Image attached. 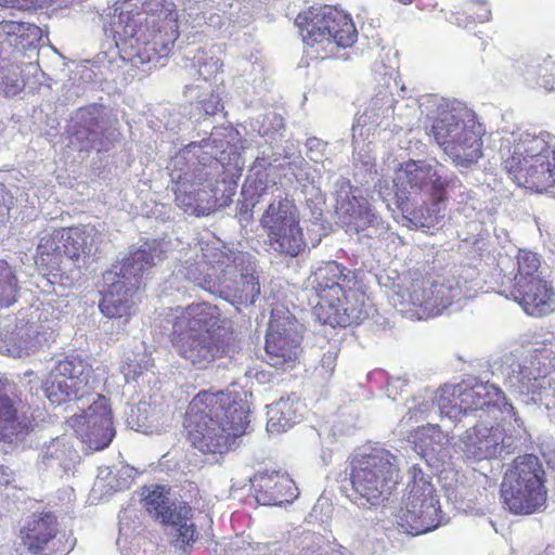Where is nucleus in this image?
I'll list each match as a JSON object with an SVG mask.
<instances>
[{"mask_svg": "<svg viewBox=\"0 0 555 555\" xmlns=\"http://www.w3.org/2000/svg\"><path fill=\"white\" fill-rule=\"evenodd\" d=\"M393 107L395 99L391 91H379L372 98L352 126L353 142H357V137H369L378 127L388 126L387 121L393 114Z\"/></svg>", "mask_w": 555, "mask_h": 555, "instance_id": "nucleus-26", "label": "nucleus"}, {"mask_svg": "<svg viewBox=\"0 0 555 555\" xmlns=\"http://www.w3.org/2000/svg\"><path fill=\"white\" fill-rule=\"evenodd\" d=\"M313 314L322 324L346 327L367 319L369 305L365 294L351 286L339 293L337 299L326 301L324 307H313Z\"/></svg>", "mask_w": 555, "mask_h": 555, "instance_id": "nucleus-19", "label": "nucleus"}, {"mask_svg": "<svg viewBox=\"0 0 555 555\" xmlns=\"http://www.w3.org/2000/svg\"><path fill=\"white\" fill-rule=\"evenodd\" d=\"M397 196L403 198H452L459 204L472 198L461 180L436 159L408 160L397 172Z\"/></svg>", "mask_w": 555, "mask_h": 555, "instance_id": "nucleus-8", "label": "nucleus"}, {"mask_svg": "<svg viewBox=\"0 0 555 555\" xmlns=\"http://www.w3.org/2000/svg\"><path fill=\"white\" fill-rule=\"evenodd\" d=\"M462 408L464 415L474 411H499L503 418L513 420L518 428L524 422L517 414L514 405L507 401L505 393L493 384L480 383L467 388L462 385Z\"/></svg>", "mask_w": 555, "mask_h": 555, "instance_id": "nucleus-21", "label": "nucleus"}, {"mask_svg": "<svg viewBox=\"0 0 555 555\" xmlns=\"http://www.w3.org/2000/svg\"><path fill=\"white\" fill-rule=\"evenodd\" d=\"M72 548L73 545H69L68 547H63L62 550L56 548V553H59V555H66Z\"/></svg>", "mask_w": 555, "mask_h": 555, "instance_id": "nucleus-63", "label": "nucleus"}, {"mask_svg": "<svg viewBox=\"0 0 555 555\" xmlns=\"http://www.w3.org/2000/svg\"><path fill=\"white\" fill-rule=\"evenodd\" d=\"M263 555H286V552L274 546L273 548L268 547L267 552Z\"/></svg>", "mask_w": 555, "mask_h": 555, "instance_id": "nucleus-60", "label": "nucleus"}, {"mask_svg": "<svg viewBox=\"0 0 555 555\" xmlns=\"http://www.w3.org/2000/svg\"><path fill=\"white\" fill-rule=\"evenodd\" d=\"M69 144L80 152L108 150L117 138L114 120L102 105L92 104L72 117Z\"/></svg>", "mask_w": 555, "mask_h": 555, "instance_id": "nucleus-14", "label": "nucleus"}, {"mask_svg": "<svg viewBox=\"0 0 555 555\" xmlns=\"http://www.w3.org/2000/svg\"><path fill=\"white\" fill-rule=\"evenodd\" d=\"M247 402L219 391H201L188 406L184 425L194 448L222 454L249 424Z\"/></svg>", "mask_w": 555, "mask_h": 555, "instance_id": "nucleus-1", "label": "nucleus"}, {"mask_svg": "<svg viewBox=\"0 0 555 555\" xmlns=\"http://www.w3.org/2000/svg\"><path fill=\"white\" fill-rule=\"evenodd\" d=\"M91 366L80 357H66L51 366L43 382V390L52 404L68 401H87L99 393L90 391L89 376Z\"/></svg>", "mask_w": 555, "mask_h": 555, "instance_id": "nucleus-13", "label": "nucleus"}, {"mask_svg": "<svg viewBox=\"0 0 555 555\" xmlns=\"http://www.w3.org/2000/svg\"><path fill=\"white\" fill-rule=\"evenodd\" d=\"M14 25L13 23L4 22L0 24V31L10 34L13 29Z\"/></svg>", "mask_w": 555, "mask_h": 555, "instance_id": "nucleus-61", "label": "nucleus"}, {"mask_svg": "<svg viewBox=\"0 0 555 555\" xmlns=\"http://www.w3.org/2000/svg\"><path fill=\"white\" fill-rule=\"evenodd\" d=\"M306 147V155L313 163H321L324 166V163L330 160L326 142L318 138H309Z\"/></svg>", "mask_w": 555, "mask_h": 555, "instance_id": "nucleus-50", "label": "nucleus"}, {"mask_svg": "<svg viewBox=\"0 0 555 555\" xmlns=\"http://www.w3.org/2000/svg\"><path fill=\"white\" fill-rule=\"evenodd\" d=\"M89 402L82 414L74 415L69 423L81 442L93 451H100L108 447L115 436L111 408L102 395Z\"/></svg>", "mask_w": 555, "mask_h": 555, "instance_id": "nucleus-16", "label": "nucleus"}, {"mask_svg": "<svg viewBox=\"0 0 555 555\" xmlns=\"http://www.w3.org/2000/svg\"><path fill=\"white\" fill-rule=\"evenodd\" d=\"M545 470L540 459L533 454L516 457L506 470L501 496L509 512L529 515L540 511L545 502Z\"/></svg>", "mask_w": 555, "mask_h": 555, "instance_id": "nucleus-10", "label": "nucleus"}, {"mask_svg": "<svg viewBox=\"0 0 555 555\" xmlns=\"http://www.w3.org/2000/svg\"><path fill=\"white\" fill-rule=\"evenodd\" d=\"M465 11L479 23L488 22L491 18V10L486 0H469L465 3Z\"/></svg>", "mask_w": 555, "mask_h": 555, "instance_id": "nucleus-51", "label": "nucleus"}, {"mask_svg": "<svg viewBox=\"0 0 555 555\" xmlns=\"http://www.w3.org/2000/svg\"><path fill=\"white\" fill-rule=\"evenodd\" d=\"M119 23L116 28V34L119 37V40L127 41L128 39H133L138 35L137 30V21L129 15H119Z\"/></svg>", "mask_w": 555, "mask_h": 555, "instance_id": "nucleus-52", "label": "nucleus"}, {"mask_svg": "<svg viewBox=\"0 0 555 555\" xmlns=\"http://www.w3.org/2000/svg\"><path fill=\"white\" fill-rule=\"evenodd\" d=\"M38 349V339L28 332L21 334L14 344L8 348L10 356L14 358L27 357Z\"/></svg>", "mask_w": 555, "mask_h": 555, "instance_id": "nucleus-49", "label": "nucleus"}, {"mask_svg": "<svg viewBox=\"0 0 555 555\" xmlns=\"http://www.w3.org/2000/svg\"><path fill=\"white\" fill-rule=\"evenodd\" d=\"M554 61L551 56H528L518 66L525 81L531 87L542 88L550 92L555 89V77L552 74Z\"/></svg>", "mask_w": 555, "mask_h": 555, "instance_id": "nucleus-35", "label": "nucleus"}, {"mask_svg": "<svg viewBox=\"0 0 555 555\" xmlns=\"http://www.w3.org/2000/svg\"><path fill=\"white\" fill-rule=\"evenodd\" d=\"M267 238L269 248L280 255L296 257L306 247L299 223L271 233Z\"/></svg>", "mask_w": 555, "mask_h": 555, "instance_id": "nucleus-39", "label": "nucleus"}, {"mask_svg": "<svg viewBox=\"0 0 555 555\" xmlns=\"http://www.w3.org/2000/svg\"><path fill=\"white\" fill-rule=\"evenodd\" d=\"M24 88L21 68L9 60L0 59V94L14 96Z\"/></svg>", "mask_w": 555, "mask_h": 555, "instance_id": "nucleus-43", "label": "nucleus"}, {"mask_svg": "<svg viewBox=\"0 0 555 555\" xmlns=\"http://www.w3.org/2000/svg\"><path fill=\"white\" fill-rule=\"evenodd\" d=\"M142 501L150 515L156 519L160 513L170 504L165 494V487L143 488Z\"/></svg>", "mask_w": 555, "mask_h": 555, "instance_id": "nucleus-46", "label": "nucleus"}, {"mask_svg": "<svg viewBox=\"0 0 555 555\" xmlns=\"http://www.w3.org/2000/svg\"><path fill=\"white\" fill-rule=\"evenodd\" d=\"M116 479L114 469L111 467H100L92 488L93 493L100 494V496H108L114 492L120 491L119 488H115Z\"/></svg>", "mask_w": 555, "mask_h": 555, "instance_id": "nucleus-47", "label": "nucleus"}, {"mask_svg": "<svg viewBox=\"0 0 555 555\" xmlns=\"http://www.w3.org/2000/svg\"><path fill=\"white\" fill-rule=\"evenodd\" d=\"M437 412L450 420H459L464 415L462 408V385H444L435 396Z\"/></svg>", "mask_w": 555, "mask_h": 555, "instance_id": "nucleus-41", "label": "nucleus"}, {"mask_svg": "<svg viewBox=\"0 0 555 555\" xmlns=\"http://www.w3.org/2000/svg\"><path fill=\"white\" fill-rule=\"evenodd\" d=\"M221 49L217 46L197 49L192 56H184V67L191 75H198L205 81L216 78L222 67L219 54Z\"/></svg>", "mask_w": 555, "mask_h": 555, "instance_id": "nucleus-37", "label": "nucleus"}, {"mask_svg": "<svg viewBox=\"0 0 555 555\" xmlns=\"http://www.w3.org/2000/svg\"><path fill=\"white\" fill-rule=\"evenodd\" d=\"M116 473L115 488H119L120 491L128 489L137 474L135 469L129 465H121Z\"/></svg>", "mask_w": 555, "mask_h": 555, "instance_id": "nucleus-53", "label": "nucleus"}, {"mask_svg": "<svg viewBox=\"0 0 555 555\" xmlns=\"http://www.w3.org/2000/svg\"><path fill=\"white\" fill-rule=\"evenodd\" d=\"M11 197L4 191L3 185H0V225L5 221L10 211Z\"/></svg>", "mask_w": 555, "mask_h": 555, "instance_id": "nucleus-56", "label": "nucleus"}, {"mask_svg": "<svg viewBox=\"0 0 555 555\" xmlns=\"http://www.w3.org/2000/svg\"><path fill=\"white\" fill-rule=\"evenodd\" d=\"M210 147L209 140L191 142L172 159L169 176L175 201L186 214L207 216L225 203L217 197L223 164L208 151Z\"/></svg>", "mask_w": 555, "mask_h": 555, "instance_id": "nucleus-2", "label": "nucleus"}, {"mask_svg": "<svg viewBox=\"0 0 555 555\" xmlns=\"http://www.w3.org/2000/svg\"><path fill=\"white\" fill-rule=\"evenodd\" d=\"M190 514L191 508L185 503H170L157 518L171 529L170 533L176 537L175 547L183 553L197 538Z\"/></svg>", "mask_w": 555, "mask_h": 555, "instance_id": "nucleus-29", "label": "nucleus"}, {"mask_svg": "<svg viewBox=\"0 0 555 555\" xmlns=\"http://www.w3.org/2000/svg\"><path fill=\"white\" fill-rule=\"evenodd\" d=\"M403 386V383L400 382L399 379L393 382V383H390L388 384V387H387V396L389 398H391L392 400H396V396L398 393V390Z\"/></svg>", "mask_w": 555, "mask_h": 555, "instance_id": "nucleus-59", "label": "nucleus"}, {"mask_svg": "<svg viewBox=\"0 0 555 555\" xmlns=\"http://www.w3.org/2000/svg\"><path fill=\"white\" fill-rule=\"evenodd\" d=\"M29 35L33 37H40L41 36V29L35 25H30L28 28Z\"/></svg>", "mask_w": 555, "mask_h": 555, "instance_id": "nucleus-62", "label": "nucleus"}, {"mask_svg": "<svg viewBox=\"0 0 555 555\" xmlns=\"http://www.w3.org/2000/svg\"><path fill=\"white\" fill-rule=\"evenodd\" d=\"M180 281L193 283L212 295V284H216V276L204 273V269L199 263L186 260L177 264L172 271L171 285L173 286L176 282Z\"/></svg>", "mask_w": 555, "mask_h": 555, "instance_id": "nucleus-40", "label": "nucleus"}, {"mask_svg": "<svg viewBox=\"0 0 555 555\" xmlns=\"http://www.w3.org/2000/svg\"><path fill=\"white\" fill-rule=\"evenodd\" d=\"M57 533V519L52 513L33 515L21 530L20 555H39L50 548Z\"/></svg>", "mask_w": 555, "mask_h": 555, "instance_id": "nucleus-25", "label": "nucleus"}, {"mask_svg": "<svg viewBox=\"0 0 555 555\" xmlns=\"http://www.w3.org/2000/svg\"><path fill=\"white\" fill-rule=\"evenodd\" d=\"M63 236L65 248L62 250L65 253L66 261L80 269L98 251L103 234L95 225L86 224L68 229L63 228Z\"/></svg>", "mask_w": 555, "mask_h": 555, "instance_id": "nucleus-23", "label": "nucleus"}, {"mask_svg": "<svg viewBox=\"0 0 555 555\" xmlns=\"http://www.w3.org/2000/svg\"><path fill=\"white\" fill-rule=\"evenodd\" d=\"M336 365V353L335 352H326L321 359L320 369L324 370L325 373L331 375L334 372Z\"/></svg>", "mask_w": 555, "mask_h": 555, "instance_id": "nucleus-58", "label": "nucleus"}, {"mask_svg": "<svg viewBox=\"0 0 555 555\" xmlns=\"http://www.w3.org/2000/svg\"><path fill=\"white\" fill-rule=\"evenodd\" d=\"M77 457V452L68 439L59 437L44 443L38 464L43 469H51L54 474L60 475L68 472Z\"/></svg>", "mask_w": 555, "mask_h": 555, "instance_id": "nucleus-34", "label": "nucleus"}, {"mask_svg": "<svg viewBox=\"0 0 555 555\" xmlns=\"http://www.w3.org/2000/svg\"><path fill=\"white\" fill-rule=\"evenodd\" d=\"M423 435L430 438L436 444L442 446L449 441L448 435L443 434L438 425H430L423 429Z\"/></svg>", "mask_w": 555, "mask_h": 555, "instance_id": "nucleus-55", "label": "nucleus"}, {"mask_svg": "<svg viewBox=\"0 0 555 555\" xmlns=\"http://www.w3.org/2000/svg\"><path fill=\"white\" fill-rule=\"evenodd\" d=\"M296 25L304 43L315 47V53L321 59L333 55L338 48L351 47L358 38L349 15L330 5L312 7L308 12L298 14Z\"/></svg>", "mask_w": 555, "mask_h": 555, "instance_id": "nucleus-9", "label": "nucleus"}, {"mask_svg": "<svg viewBox=\"0 0 555 555\" xmlns=\"http://www.w3.org/2000/svg\"><path fill=\"white\" fill-rule=\"evenodd\" d=\"M431 411L437 412L435 400L431 398L429 400L414 398L413 405L409 406L408 414L402 417L401 423H408L413 420L418 423L427 418Z\"/></svg>", "mask_w": 555, "mask_h": 555, "instance_id": "nucleus-48", "label": "nucleus"}, {"mask_svg": "<svg viewBox=\"0 0 555 555\" xmlns=\"http://www.w3.org/2000/svg\"><path fill=\"white\" fill-rule=\"evenodd\" d=\"M517 274L514 278V284L518 285V291L526 292L534 285H540V278H545L541 268V259L537 253L527 249H520L517 255Z\"/></svg>", "mask_w": 555, "mask_h": 555, "instance_id": "nucleus-38", "label": "nucleus"}, {"mask_svg": "<svg viewBox=\"0 0 555 555\" xmlns=\"http://www.w3.org/2000/svg\"><path fill=\"white\" fill-rule=\"evenodd\" d=\"M450 198H403L398 195V207L402 212L403 218L408 222V227L413 228H431L446 208V204Z\"/></svg>", "mask_w": 555, "mask_h": 555, "instance_id": "nucleus-27", "label": "nucleus"}, {"mask_svg": "<svg viewBox=\"0 0 555 555\" xmlns=\"http://www.w3.org/2000/svg\"><path fill=\"white\" fill-rule=\"evenodd\" d=\"M298 400L296 397L281 398L279 401L268 405L267 430L270 434L286 431L294 424L299 422Z\"/></svg>", "mask_w": 555, "mask_h": 555, "instance_id": "nucleus-36", "label": "nucleus"}, {"mask_svg": "<svg viewBox=\"0 0 555 555\" xmlns=\"http://www.w3.org/2000/svg\"><path fill=\"white\" fill-rule=\"evenodd\" d=\"M485 130L476 115L463 103L442 99L429 135L456 167L467 168L482 156Z\"/></svg>", "mask_w": 555, "mask_h": 555, "instance_id": "nucleus-6", "label": "nucleus"}, {"mask_svg": "<svg viewBox=\"0 0 555 555\" xmlns=\"http://www.w3.org/2000/svg\"><path fill=\"white\" fill-rule=\"evenodd\" d=\"M540 284L529 287L526 292L518 291V285L514 284L509 296L513 297L525 310L532 317H542L555 309V292L546 278H540Z\"/></svg>", "mask_w": 555, "mask_h": 555, "instance_id": "nucleus-31", "label": "nucleus"}, {"mask_svg": "<svg viewBox=\"0 0 555 555\" xmlns=\"http://www.w3.org/2000/svg\"><path fill=\"white\" fill-rule=\"evenodd\" d=\"M500 154L517 185L540 191L555 183V138L548 132L513 131L501 139Z\"/></svg>", "mask_w": 555, "mask_h": 555, "instance_id": "nucleus-4", "label": "nucleus"}, {"mask_svg": "<svg viewBox=\"0 0 555 555\" xmlns=\"http://www.w3.org/2000/svg\"><path fill=\"white\" fill-rule=\"evenodd\" d=\"M301 335L297 324L272 314L266 336V361L275 369H293L298 360Z\"/></svg>", "mask_w": 555, "mask_h": 555, "instance_id": "nucleus-17", "label": "nucleus"}, {"mask_svg": "<svg viewBox=\"0 0 555 555\" xmlns=\"http://www.w3.org/2000/svg\"><path fill=\"white\" fill-rule=\"evenodd\" d=\"M336 214L341 227L349 234L363 237H380L388 231V224L373 210L369 201L358 188L346 178L335 183Z\"/></svg>", "mask_w": 555, "mask_h": 555, "instance_id": "nucleus-12", "label": "nucleus"}, {"mask_svg": "<svg viewBox=\"0 0 555 555\" xmlns=\"http://www.w3.org/2000/svg\"><path fill=\"white\" fill-rule=\"evenodd\" d=\"M271 168V162L264 157H257L253 163L249 173H269V169Z\"/></svg>", "mask_w": 555, "mask_h": 555, "instance_id": "nucleus-57", "label": "nucleus"}, {"mask_svg": "<svg viewBox=\"0 0 555 555\" xmlns=\"http://www.w3.org/2000/svg\"><path fill=\"white\" fill-rule=\"evenodd\" d=\"M219 321V309L208 302L172 309L168 322L172 324L171 340L179 356L197 369H206L229 354L231 337L224 339L214 332Z\"/></svg>", "mask_w": 555, "mask_h": 555, "instance_id": "nucleus-3", "label": "nucleus"}, {"mask_svg": "<svg viewBox=\"0 0 555 555\" xmlns=\"http://www.w3.org/2000/svg\"><path fill=\"white\" fill-rule=\"evenodd\" d=\"M351 286H356L354 275L336 261L321 263L306 281V291L318 298L313 307H324L326 301L337 299L339 293Z\"/></svg>", "mask_w": 555, "mask_h": 555, "instance_id": "nucleus-20", "label": "nucleus"}, {"mask_svg": "<svg viewBox=\"0 0 555 555\" xmlns=\"http://www.w3.org/2000/svg\"><path fill=\"white\" fill-rule=\"evenodd\" d=\"M398 480L397 456L384 448H373L352 460L350 499L362 507L379 505L390 496Z\"/></svg>", "mask_w": 555, "mask_h": 555, "instance_id": "nucleus-7", "label": "nucleus"}, {"mask_svg": "<svg viewBox=\"0 0 555 555\" xmlns=\"http://www.w3.org/2000/svg\"><path fill=\"white\" fill-rule=\"evenodd\" d=\"M274 185L275 182L270 178V173H248L242 186V195L246 202L255 206L268 189Z\"/></svg>", "mask_w": 555, "mask_h": 555, "instance_id": "nucleus-45", "label": "nucleus"}, {"mask_svg": "<svg viewBox=\"0 0 555 555\" xmlns=\"http://www.w3.org/2000/svg\"><path fill=\"white\" fill-rule=\"evenodd\" d=\"M63 228L52 227L43 229L39 233V242L36 250V263L50 270L62 271L66 268Z\"/></svg>", "mask_w": 555, "mask_h": 555, "instance_id": "nucleus-32", "label": "nucleus"}, {"mask_svg": "<svg viewBox=\"0 0 555 555\" xmlns=\"http://www.w3.org/2000/svg\"><path fill=\"white\" fill-rule=\"evenodd\" d=\"M469 289L459 280L426 279L414 281L408 289V300L422 310L421 317H435L448 307L472 297Z\"/></svg>", "mask_w": 555, "mask_h": 555, "instance_id": "nucleus-15", "label": "nucleus"}, {"mask_svg": "<svg viewBox=\"0 0 555 555\" xmlns=\"http://www.w3.org/2000/svg\"><path fill=\"white\" fill-rule=\"evenodd\" d=\"M198 103L205 115L212 116L223 109L219 94L211 93L209 99H199Z\"/></svg>", "mask_w": 555, "mask_h": 555, "instance_id": "nucleus-54", "label": "nucleus"}, {"mask_svg": "<svg viewBox=\"0 0 555 555\" xmlns=\"http://www.w3.org/2000/svg\"><path fill=\"white\" fill-rule=\"evenodd\" d=\"M163 260V250L156 243L144 244L142 248L131 251L122 261L117 276L127 281L135 282L140 287L141 280L149 274V271Z\"/></svg>", "mask_w": 555, "mask_h": 555, "instance_id": "nucleus-30", "label": "nucleus"}, {"mask_svg": "<svg viewBox=\"0 0 555 555\" xmlns=\"http://www.w3.org/2000/svg\"><path fill=\"white\" fill-rule=\"evenodd\" d=\"M410 478L408 492L397 515V524L403 532L420 535L436 529L446 520L441 515L431 477L417 465H413Z\"/></svg>", "mask_w": 555, "mask_h": 555, "instance_id": "nucleus-11", "label": "nucleus"}, {"mask_svg": "<svg viewBox=\"0 0 555 555\" xmlns=\"http://www.w3.org/2000/svg\"><path fill=\"white\" fill-rule=\"evenodd\" d=\"M31 421L20 413L9 396L8 384L0 379V440L14 442L24 439L29 433Z\"/></svg>", "mask_w": 555, "mask_h": 555, "instance_id": "nucleus-28", "label": "nucleus"}, {"mask_svg": "<svg viewBox=\"0 0 555 555\" xmlns=\"http://www.w3.org/2000/svg\"><path fill=\"white\" fill-rule=\"evenodd\" d=\"M152 366L151 356L146 351L127 352L124 357L120 371L125 382L130 384L138 383L139 378Z\"/></svg>", "mask_w": 555, "mask_h": 555, "instance_id": "nucleus-42", "label": "nucleus"}, {"mask_svg": "<svg viewBox=\"0 0 555 555\" xmlns=\"http://www.w3.org/2000/svg\"><path fill=\"white\" fill-rule=\"evenodd\" d=\"M20 286L13 268L0 260V308H7L16 301Z\"/></svg>", "mask_w": 555, "mask_h": 555, "instance_id": "nucleus-44", "label": "nucleus"}, {"mask_svg": "<svg viewBox=\"0 0 555 555\" xmlns=\"http://www.w3.org/2000/svg\"><path fill=\"white\" fill-rule=\"evenodd\" d=\"M103 280L107 289L99 305L101 312L111 319L130 315L134 305L133 295L139 289L135 282L120 279L113 270L105 272Z\"/></svg>", "mask_w": 555, "mask_h": 555, "instance_id": "nucleus-24", "label": "nucleus"}, {"mask_svg": "<svg viewBox=\"0 0 555 555\" xmlns=\"http://www.w3.org/2000/svg\"><path fill=\"white\" fill-rule=\"evenodd\" d=\"M11 2V0H0V5L5 7Z\"/></svg>", "mask_w": 555, "mask_h": 555, "instance_id": "nucleus-64", "label": "nucleus"}, {"mask_svg": "<svg viewBox=\"0 0 555 555\" xmlns=\"http://www.w3.org/2000/svg\"><path fill=\"white\" fill-rule=\"evenodd\" d=\"M462 452L468 460L482 461L514 453L516 446L499 426L475 425L467 429L462 439Z\"/></svg>", "mask_w": 555, "mask_h": 555, "instance_id": "nucleus-18", "label": "nucleus"}, {"mask_svg": "<svg viewBox=\"0 0 555 555\" xmlns=\"http://www.w3.org/2000/svg\"><path fill=\"white\" fill-rule=\"evenodd\" d=\"M260 227L267 235L300 222L299 211L294 202L287 197L276 196L264 209Z\"/></svg>", "mask_w": 555, "mask_h": 555, "instance_id": "nucleus-33", "label": "nucleus"}, {"mask_svg": "<svg viewBox=\"0 0 555 555\" xmlns=\"http://www.w3.org/2000/svg\"><path fill=\"white\" fill-rule=\"evenodd\" d=\"M250 481L256 491V501L261 505L282 506L298 496V488L286 474L263 472L255 475Z\"/></svg>", "mask_w": 555, "mask_h": 555, "instance_id": "nucleus-22", "label": "nucleus"}, {"mask_svg": "<svg viewBox=\"0 0 555 555\" xmlns=\"http://www.w3.org/2000/svg\"><path fill=\"white\" fill-rule=\"evenodd\" d=\"M202 257L206 263L220 271L216 275V284H212L214 296L236 309L256 302L260 295V283L256 261L250 254L216 242L202 248Z\"/></svg>", "mask_w": 555, "mask_h": 555, "instance_id": "nucleus-5", "label": "nucleus"}]
</instances>
